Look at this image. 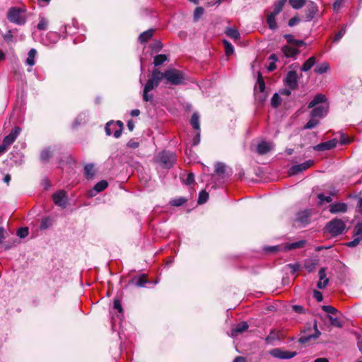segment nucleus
<instances>
[{
  "instance_id": "55",
  "label": "nucleus",
  "mask_w": 362,
  "mask_h": 362,
  "mask_svg": "<svg viewBox=\"0 0 362 362\" xmlns=\"http://www.w3.org/2000/svg\"><path fill=\"white\" fill-rule=\"evenodd\" d=\"M317 198L320 199V202H326L327 203H330L332 201V198L331 196H325L322 193H320L317 194Z\"/></svg>"
},
{
  "instance_id": "52",
  "label": "nucleus",
  "mask_w": 362,
  "mask_h": 362,
  "mask_svg": "<svg viewBox=\"0 0 362 362\" xmlns=\"http://www.w3.org/2000/svg\"><path fill=\"white\" fill-rule=\"evenodd\" d=\"M39 30H46L47 29V21L45 18H40L37 25Z\"/></svg>"
},
{
  "instance_id": "1",
  "label": "nucleus",
  "mask_w": 362,
  "mask_h": 362,
  "mask_svg": "<svg viewBox=\"0 0 362 362\" xmlns=\"http://www.w3.org/2000/svg\"><path fill=\"white\" fill-rule=\"evenodd\" d=\"M163 79H165V84L178 86L183 84L185 80V74L182 71L176 69H170L162 72Z\"/></svg>"
},
{
  "instance_id": "18",
  "label": "nucleus",
  "mask_w": 362,
  "mask_h": 362,
  "mask_svg": "<svg viewBox=\"0 0 362 362\" xmlns=\"http://www.w3.org/2000/svg\"><path fill=\"white\" fill-rule=\"evenodd\" d=\"M156 88L152 84L151 81H148L146 83V85L144 88L143 91V100L145 102L152 101L153 100V95L149 94L148 92H150L151 90Z\"/></svg>"
},
{
  "instance_id": "34",
  "label": "nucleus",
  "mask_w": 362,
  "mask_h": 362,
  "mask_svg": "<svg viewBox=\"0 0 362 362\" xmlns=\"http://www.w3.org/2000/svg\"><path fill=\"white\" fill-rule=\"evenodd\" d=\"M108 186V182L106 180H101L98 182L93 187V191L95 192H100L105 190Z\"/></svg>"
},
{
  "instance_id": "14",
  "label": "nucleus",
  "mask_w": 362,
  "mask_h": 362,
  "mask_svg": "<svg viewBox=\"0 0 362 362\" xmlns=\"http://www.w3.org/2000/svg\"><path fill=\"white\" fill-rule=\"evenodd\" d=\"M329 110L328 105H320L315 107L310 112V117H324L327 115Z\"/></svg>"
},
{
  "instance_id": "48",
  "label": "nucleus",
  "mask_w": 362,
  "mask_h": 362,
  "mask_svg": "<svg viewBox=\"0 0 362 362\" xmlns=\"http://www.w3.org/2000/svg\"><path fill=\"white\" fill-rule=\"evenodd\" d=\"M322 310L328 314L335 315L339 313L338 310L331 305H322Z\"/></svg>"
},
{
  "instance_id": "60",
  "label": "nucleus",
  "mask_w": 362,
  "mask_h": 362,
  "mask_svg": "<svg viewBox=\"0 0 362 362\" xmlns=\"http://www.w3.org/2000/svg\"><path fill=\"white\" fill-rule=\"evenodd\" d=\"M127 145L129 148H136L139 146V143L138 141H135V139H132L128 141Z\"/></svg>"
},
{
  "instance_id": "16",
  "label": "nucleus",
  "mask_w": 362,
  "mask_h": 362,
  "mask_svg": "<svg viewBox=\"0 0 362 362\" xmlns=\"http://www.w3.org/2000/svg\"><path fill=\"white\" fill-rule=\"evenodd\" d=\"M155 32H156V29L150 28V29L141 33L139 35V37H138L139 42L142 45L146 44L153 37Z\"/></svg>"
},
{
  "instance_id": "29",
  "label": "nucleus",
  "mask_w": 362,
  "mask_h": 362,
  "mask_svg": "<svg viewBox=\"0 0 362 362\" xmlns=\"http://www.w3.org/2000/svg\"><path fill=\"white\" fill-rule=\"evenodd\" d=\"M93 164H87L84 167V176L86 179H91L95 175Z\"/></svg>"
},
{
  "instance_id": "37",
  "label": "nucleus",
  "mask_w": 362,
  "mask_h": 362,
  "mask_svg": "<svg viewBox=\"0 0 362 362\" xmlns=\"http://www.w3.org/2000/svg\"><path fill=\"white\" fill-rule=\"evenodd\" d=\"M223 44L224 45L226 55L230 56L233 54L234 52V48L232 44L226 40H223Z\"/></svg>"
},
{
  "instance_id": "32",
  "label": "nucleus",
  "mask_w": 362,
  "mask_h": 362,
  "mask_svg": "<svg viewBox=\"0 0 362 362\" xmlns=\"http://www.w3.org/2000/svg\"><path fill=\"white\" fill-rule=\"evenodd\" d=\"M307 0H289L290 6L294 9H300L306 4Z\"/></svg>"
},
{
  "instance_id": "26",
  "label": "nucleus",
  "mask_w": 362,
  "mask_h": 362,
  "mask_svg": "<svg viewBox=\"0 0 362 362\" xmlns=\"http://www.w3.org/2000/svg\"><path fill=\"white\" fill-rule=\"evenodd\" d=\"M316 59L315 57H310L302 65L300 69L302 71H309L315 64Z\"/></svg>"
},
{
  "instance_id": "62",
  "label": "nucleus",
  "mask_w": 362,
  "mask_h": 362,
  "mask_svg": "<svg viewBox=\"0 0 362 362\" xmlns=\"http://www.w3.org/2000/svg\"><path fill=\"white\" fill-rule=\"evenodd\" d=\"M284 37L286 40L288 44L293 45L296 39L294 38V36L291 34H285L284 35Z\"/></svg>"
},
{
  "instance_id": "39",
  "label": "nucleus",
  "mask_w": 362,
  "mask_h": 362,
  "mask_svg": "<svg viewBox=\"0 0 362 362\" xmlns=\"http://www.w3.org/2000/svg\"><path fill=\"white\" fill-rule=\"evenodd\" d=\"M267 23L268 25L269 28L271 30H276L277 28L276 18L273 17V16L267 15Z\"/></svg>"
},
{
  "instance_id": "54",
  "label": "nucleus",
  "mask_w": 362,
  "mask_h": 362,
  "mask_svg": "<svg viewBox=\"0 0 362 362\" xmlns=\"http://www.w3.org/2000/svg\"><path fill=\"white\" fill-rule=\"evenodd\" d=\"M204 13V8L202 7H197L194 11V21H197L199 18Z\"/></svg>"
},
{
  "instance_id": "22",
  "label": "nucleus",
  "mask_w": 362,
  "mask_h": 362,
  "mask_svg": "<svg viewBox=\"0 0 362 362\" xmlns=\"http://www.w3.org/2000/svg\"><path fill=\"white\" fill-rule=\"evenodd\" d=\"M281 52L286 57H293L300 53V50L296 48H293L288 45H284L281 47Z\"/></svg>"
},
{
  "instance_id": "11",
  "label": "nucleus",
  "mask_w": 362,
  "mask_h": 362,
  "mask_svg": "<svg viewBox=\"0 0 362 362\" xmlns=\"http://www.w3.org/2000/svg\"><path fill=\"white\" fill-rule=\"evenodd\" d=\"M314 164L313 160H308L305 163L293 165L289 170V174L294 175L300 172L304 171L310 168Z\"/></svg>"
},
{
  "instance_id": "41",
  "label": "nucleus",
  "mask_w": 362,
  "mask_h": 362,
  "mask_svg": "<svg viewBox=\"0 0 362 362\" xmlns=\"http://www.w3.org/2000/svg\"><path fill=\"white\" fill-rule=\"evenodd\" d=\"M52 225V221L50 218L46 217L42 219V221L40 225V228L41 230H45L49 228Z\"/></svg>"
},
{
  "instance_id": "43",
  "label": "nucleus",
  "mask_w": 362,
  "mask_h": 362,
  "mask_svg": "<svg viewBox=\"0 0 362 362\" xmlns=\"http://www.w3.org/2000/svg\"><path fill=\"white\" fill-rule=\"evenodd\" d=\"M317 263L313 260H307L304 264L305 269L309 272H313L316 267Z\"/></svg>"
},
{
  "instance_id": "31",
  "label": "nucleus",
  "mask_w": 362,
  "mask_h": 362,
  "mask_svg": "<svg viewBox=\"0 0 362 362\" xmlns=\"http://www.w3.org/2000/svg\"><path fill=\"white\" fill-rule=\"evenodd\" d=\"M329 69V65L327 62H323L318 64L315 68V72L318 74H322L327 72Z\"/></svg>"
},
{
  "instance_id": "3",
  "label": "nucleus",
  "mask_w": 362,
  "mask_h": 362,
  "mask_svg": "<svg viewBox=\"0 0 362 362\" xmlns=\"http://www.w3.org/2000/svg\"><path fill=\"white\" fill-rule=\"evenodd\" d=\"M326 228L332 237H336L343 233L346 225L341 219L334 218L327 223Z\"/></svg>"
},
{
  "instance_id": "8",
  "label": "nucleus",
  "mask_w": 362,
  "mask_h": 362,
  "mask_svg": "<svg viewBox=\"0 0 362 362\" xmlns=\"http://www.w3.org/2000/svg\"><path fill=\"white\" fill-rule=\"evenodd\" d=\"M53 202L63 209L67 206V194L64 190H59L52 195Z\"/></svg>"
},
{
  "instance_id": "47",
  "label": "nucleus",
  "mask_w": 362,
  "mask_h": 362,
  "mask_svg": "<svg viewBox=\"0 0 362 362\" xmlns=\"http://www.w3.org/2000/svg\"><path fill=\"white\" fill-rule=\"evenodd\" d=\"M346 33V26L344 25L341 28V29L335 34L334 37V42H339L341 37L345 35Z\"/></svg>"
},
{
  "instance_id": "20",
  "label": "nucleus",
  "mask_w": 362,
  "mask_h": 362,
  "mask_svg": "<svg viewBox=\"0 0 362 362\" xmlns=\"http://www.w3.org/2000/svg\"><path fill=\"white\" fill-rule=\"evenodd\" d=\"M148 282L146 274H141L138 277H134L129 281V284L135 285L137 287H143Z\"/></svg>"
},
{
  "instance_id": "4",
  "label": "nucleus",
  "mask_w": 362,
  "mask_h": 362,
  "mask_svg": "<svg viewBox=\"0 0 362 362\" xmlns=\"http://www.w3.org/2000/svg\"><path fill=\"white\" fill-rule=\"evenodd\" d=\"M158 160L163 167L165 168H171L176 160L175 154L167 151L160 152L158 156Z\"/></svg>"
},
{
  "instance_id": "19",
  "label": "nucleus",
  "mask_w": 362,
  "mask_h": 362,
  "mask_svg": "<svg viewBox=\"0 0 362 362\" xmlns=\"http://www.w3.org/2000/svg\"><path fill=\"white\" fill-rule=\"evenodd\" d=\"M311 215V210H305L298 213L296 220L297 221L306 225L310 223V218Z\"/></svg>"
},
{
  "instance_id": "5",
  "label": "nucleus",
  "mask_w": 362,
  "mask_h": 362,
  "mask_svg": "<svg viewBox=\"0 0 362 362\" xmlns=\"http://www.w3.org/2000/svg\"><path fill=\"white\" fill-rule=\"evenodd\" d=\"M269 354L274 358L279 359H290L297 355L296 351H289L281 348H274L269 351Z\"/></svg>"
},
{
  "instance_id": "40",
  "label": "nucleus",
  "mask_w": 362,
  "mask_h": 362,
  "mask_svg": "<svg viewBox=\"0 0 362 362\" xmlns=\"http://www.w3.org/2000/svg\"><path fill=\"white\" fill-rule=\"evenodd\" d=\"M163 45L160 40H156L149 46L153 52H158L162 49Z\"/></svg>"
},
{
  "instance_id": "27",
  "label": "nucleus",
  "mask_w": 362,
  "mask_h": 362,
  "mask_svg": "<svg viewBox=\"0 0 362 362\" xmlns=\"http://www.w3.org/2000/svg\"><path fill=\"white\" fill-rule=\"evenodd\" d=\"M225 33L228 37L234 40H239L240 38V35L236 28H226Z\"/></svg>"
},
{
  "instance_id": "35",
  "label": "nucleus",
  "mask_w": 362,
  "mask_h": 362,
  "mask_svg": "<svg viewBox=\"0 0 362 362\" xmlns=\"http://www.w3.org/2000/svg\"><path fill=\"white\" fill-rule=\"evenodd\" d=\"M167 59H168L167 55L163 54H157L154 57L153 64L156 66H158L163 64L165 61H167Z\"/></svg>"
},
{
  "instance_id": "59",
  "label": "nucleus",
  "mask_w": 362,
  "mask_h": 362,
  "mask_svg": "<svg viewBox=\"0 0 362 362\" xmlns=\"http://www.w3.org/2000/svg\"><path fill=\"white\" fill-rule=\"evenodd\" d=\"M313 297L316 299L317 302H321L323 300V295L322 293L317 290H315L313 291Z\"/></svg>"
},
{
  "instance_id": "53",
  "label": "nucleus",
  "mask_w": 362,
  "mask_h": 362,
  "mask_svg": "<svg viewBox=\"0 0 362 362\" xmlns=\"http://www.w3.org/2000/svg\"><path fill=\"white\" fill-rule=\"evenodd\" d=\"M355 237L356 238L352 241L346 243L345 244V245L349 247H356L358 245H359V243L361 242L362 243V240L360 239V237H358V236H355Z\"/></svg>"
},
{
  "instance_id": "13",
  "label": "nucleus",
  "mask_w": 362,
  "mask_h": 362,
  "mask_svg": "<svg viewBox=\"0 0 362 362\" xmlns=\"http://www.w3.org/2000/svg\"><path fill=\"white\" fill-rule=\"evenodd\" d=\"M314 329L315 332L313 334H308L306 336H302L298 339V342L301 344H308L310 342L312 339H316L321 334V332L317 329V321L315 320L314 322Z\"/></svg>"
},
{
  "instance_id": "15",
  "label": "nucleus",
  "mask_w": 362,
  "mask_h": 362,
  "mask_svg": "<svg viewBox=\"0 0 362 362\" xmlns=\"http://www.w3.org/2000/svg\"><path fill=\"white\" fill-rule=\"evenodd\" d=\"M329 211L331 214H335L339 212L344 213L347 211V205L344 202H336L331 204L329 206Z\"/></svg>"
},
{
  "instance_id": "33",
  "label": "nucleus",
  "mask_w": 362,
  "mask_h": 362,
  "mask_svg": "<svg viewBox=\"0 0 362 362\" xmlns=\"http://www.w3.org/2000/svg\"><path fill=\"white\" fill-rule=\"evenodd\" d=\"M37 54V51L35 49L32 48L29 52L28 54V58L26 59V63L29 66H33L35 64V57Z\"/></svg>"
},
{
  "instance_id": "12",
  "label": "nucleus",
  "mask_w": 362,
  "mask_h": 362,
  "mask_svg": "<svg viewBox=\"0 0 362 362\" xmlns=\"http://www.w3.org/2000/svg\"><path fill=\"white\" fill-rule=\"evenodd\" d=\"M338 141L337 139H333L329 141L322 142L313 147L314 150L317 151H324L330 150L336 147Z\"/></svg>"
},
{
  "instance_id": "56",
  "label": "nucleus",
  "mask_w": 362,
  "mask_h": 362,
  "mask_svg": "<svg viewBox=\"0 0 362 362\" xmlns=\"http://www.w3.org/2000/svg\"><path fill=\"white\" fill-rule=\"evenodd\" d=\"M185 185H190L194 182V175L192 173H188L187 178L183 181Z\"/></svg>"
},
{
  "instance_id": "10",
  "label": "nucleus",
  "mask_w": 362,
  "mask_h": 362,
  "mask_svg": "<svg viewBox=\"0 0 362 362\" xmlns=\"http://www.w3.org/2000/svg\"><path fill=\"white\" fill-rule=\"evenodd\" d=\"M305 5V18L307 21H310L318 12V6L316 3L311 1H308Z\"/></svg>"
},
{
  "instance_id": "51",
  "label": "nucleus",
  "mask_w": 362,
  "mask_h": 362,
  "mask_svg": "<svg viewBox=\"0 0 362 362\" xmlns=\"http://www.w3.org/2000/svg\"><path fill=\"white\" fill-rule=\"evenodd\" d=\"M29 231L28 228L27 227H22L20 228L17 230V235L20 237L21 238H25L28 235Z\"/></svg>"
},
{
  "instance_id": "25",
  "label": "nucleus",
  "mask_w": 362,
  "mask_h": 362,
  "mask_svg": "<svg viewBox=\"0 0 362 362\" xmlns=\"http://www.w3.org/2000/svg\"><path fill=\"white\" fill-rule=\"evenodd\" d=\"M271 151V146L266 141H262L257 146V151L259 155H264Z\"/></svg>"
},
{
  "instance_id": "28",
  "label": "nucleus",
  "mask_w": 362,
  "mask_h": 362,
  "mask_svg": "<svg viewBox=\"0 0 362 362\" xmlns=\"http://www.w3.org/2000/svg\"><path fill=\"white\" fill-rule=\"evenodd\" d=\"M248 327V324L246 322H240L233 329L232 332L233 334H240L247 330Z\"/></svg>"
},
{
  "instance_id": "21",
  "label": "nucleus",
  "mask_w": 362,
  "mask_h": 362,
  "mask_svg": "<svg viewBox=\"0 0 362 362\" xmlns=\"http://www.w3.org/2000/svg\"><path fill=\"white\" fill-rule=\"evenodd\" d=\"M265 88L266 85L262 73L260 71H258L257 81L254 87V93H256V91L264 92L265 91Z\"/></svg>"
},
{
  "instance_id": "50",
  "label": "nucleus",
  "mask_w": 362,
  "mask_h": 362,
  "mask_svg": "<svg viewBox=\"0 0 362 362\" xmlns=\"http://www.w3.org/2000/svg\"><path fill=\"white\" fill-rule=\"evenodd\" d=\"M187 201V199L185 197H179V198L173 199L170 202V203L173 206H182V204H184Z\"/></svg>"
},
{
  "instance_id": "9",
  "label": "nucleus",
  "mask_w": 362,
  "mask_h": 362,
  "mask_svg": "<svg viewBox=\"0 0 362 362\" xmlns=\"http://www.w3.org/2000/svg\"><path fill=\"white\" fill-rule=\"evenodd\" d=\"M21 132V129L19 127H15L10 134L4 138L1 145L7 149L16 141Z\"/></svg>"
},
{
  "instance_id": "45",
  "label": "nucleus",
  "mask_w": 362,
  "mask_h": 362,
  "mask_svg": "<svg viewBox=\"0 0 362 362\" xmlns=\"http://www.w3.org/2000/svg\"><path fill=\"white\" fill-rule=\"evenodd\" d=\"M208 199H209V193L205 190H202L199 192V194L198 204H204L207 201Z\"/></svg>"
},
{
  "instance_id": "7",
  "label": "nucleus",
  "mask_w": 362,
  "mask_h": 362,
  "mask_svg": "<svg viewBox=\"0 0 362 362\" xmlns=\"http://www.w3.org/2000/svg\"><path fill=\"white\" fill-rule=\"evenodd\" d=\"M298 76L296 71H289L284 80V83L292 90H296L298 88Z\"/></svg>"
},
{
  "instance_id": "17",
  "label": "nucleus",
  "mask_w": 362,
  "mask_h": 362,
  "mask_svg": "<svg viewBox=\"0 0 362 362\" xmlns=\"http://www.w3.org/2000/svg\"><path fill=\"white\" fill-rule=\"evenodd\" d=\"M162 80V72L158 69H154L151 72L150 78L148 79V81H151L152 84L155 88L159 86V83Z\"/></svg>"
},
{
  "instance_id": "24",
  "label": "nucleus",
  "mask_w": 362,
  "mask_h": 362,
  "mask_svg": "<svg viewBox=\"0 0 362 362\" xmlns=\"http://www.w3.org/2000/svg\"><path fill=\"white\" fill-rule=\"evenodd\" d=\"M306 241L301 240L295 243H288L284 246L285 251L293 250L298 248H303L305 247Z\"/></svg>"
},
{
  "instance_id": "30",
  "label": "nucleus",
  "mask_w": 362,
  "mask_h": 362,
  "mask_svg": "<svg viewBox=\"0 0 362 362\" xmlns=\"http://www.w3.org/2000/svg\"><path fill=\"white\" fill-rule=\"evenodd\" d=\"M190 124L196 130H200L199 115L197 112H194L190 119Z\"/></svg>"
},
{
  "instance_id": "36",
  "label": "nucleus",
  "mask_w": 362,
  "mask_h": 362,
  "mask_svg": "<svg viewBox=\"0 0 362 362\" xmlns=\"http://www.w3.org/2000/svg\"><path fill=\"white\" fill-rule=\"evenodd\" d=\"M255 94V100L259 103H264L267 98V96H268V94L266 91H264V92H258V91H256V93H254Z\"/></svg>"
},
{
  "instance_id": "23",
  "label": "nucleus",
  "mask_w": 362,
  "mask_h": 362,
  "mask_svg": "<svg viewBox=\"0 0 362 362\" xmlns=\"http://www.w3.org/2000/svg\"><path fill=\"white\" fill-rule=\"evenodd\" d=\"M327 98L326 96L322 93L317 94L314 98L309 103L308 107L313 108L317 105L325 103Z\"/></svg>"
},
{
  "instance_id": "42",
  "label": "nucleus",
  "mask_w": 362,
  "mask_h": 362,
  "mask_svg": "<svg viewBox=\"0 0 362 362\" xmlns=\"http://www.w3.org/2000/svg\"><path fill=\"white\" fill-rule=\"evenodd\" d=\"M320 123L319 119L315 117H311L310 119L304 126V129H309L315 127Z\"/></svg>"
},
{
  "instance_id": "61",
  "label": "nucleus",
  "mask_w": 362,
  "mask_h": 362,
  "mask_svg": "<svg viewBox=\"0 0 362 362\" xmlns=\"http://www.w3.org/2000/svg\"><path fill=\"white\" fill-rule=\"evenodd\" d=\"M329 281V280L328 278H326L325 279H324L323 282L319 281L317 284V287L319 289H322V288H325L328 285Z\"/></svg>"
},
{
  "instance_id": "6",
  "label": "nucleus",
  "mask_w": 362,
  "mask_h": 362,
  "mask_svg": "<svg viewBox=\"0 0 362 362\" xmlns=\"http://www.w3.org/2000/svg\"><path fill=\"white\" fill-rule=\"evenodd\" d=\"M117 126L119 127V129H116L115 131V132L113 133V135L117 139L120 137V136L122 134V130H123V127H124V123L122 121H120V120H117L115 122L114 121L108 122L106 124V126H105V133H106V134L107 136L112 135L111 127H116Z\"/></svg>"
},
{
  "instance_id": "57",
  "label": "nucleus",
  "mask_w": 362,
  "mask_h": 362,
  "mask_svg": "<svg viewBox=\"0 0 362 362\" xmlns=\"http://www.w3.org/2000/svg\"><path fill=\"white\" fill-rule=\"evenodd\" d=\"M113 308L118 310L119 313H122L123 309L122 307L121 301L119 299H115L113 302Z\"/></svg>"
},
{
  "instance_id": "64",
  "label": "nucleus",
  "mask_w": 362,
  "mask_h": 362,
  "mask_svg": "<svg viewBox=\"0 0 362 362\" xmlns=\"http://www.w3.org/2000/svg\"><path fill=\"white\" fill-rule=\"evenodd\" d=\"M298 22H300V18L298 16H294L288 21V25L290 27H293Z\"/></svg>"
},
{
  "instance_id": "49",
  "label": "nucleus",
  "mask_w": 362,
  "mask_h": 362,
  "mask_svg": "<svg viewBox=\"0 0 362 362\" xmlns=\"http://www.w3.org/2000/svg\"><path fill=\"white\" fill-rule=\"evenodd\" d=\"M327 317L329 318L330 321V324L336 327H341L342 323L340 321V320L338 317H333L331 315H327Z\"/></svg>"
},
{
  "instance_id": "46",
  "label": "nucleus",
  "mask_w": 362,
  "mask_h": 362,
  "mask_svg": "<svg viewBox=\"0 0 362 362\" xmlns=\"http://www.w3.org/2000/svg\"><path fill=\"white\" fill-rule=\"evenodd\" d=\"M226 172V165L222 163H217L216 164L215 173L218 175H222Z\"/></svg>"
},
{
  "instance_id": "2",
  "label": "nucleus",
  "mask_w": 362,
  "mask_h": 362,
  "mask_svg": "<svg viewBox=\"0 0 362 362\" xmlns=\"http://www.w3.org/2000/svg\"><path fill=\"white\" fill-rule=\"evenodd\" d=\"M25 10L19 7H11L7 12V19L16 25H22L26 22Z\"/></svg>"
},
{
  "instance_id": "58",
  "label": "nucleus",
  "mask_w": 362,
  "mask_h": 362,
  "mask_svg": "<svg viewBox=\"0 0 362 362\" xmlns=\"http://www.w3.org/2000/svg\"><path fill=\"white\" fill-rule=\"evenodd\" d=\"M276 338V334H275V332L272 330L271 331V332L269 333V334L266 337L265 339V341L267 343V344H270L272 343L274 340H275Z\"/></svg>"
},
{
  "instance_id": "38",
  "label": "nucleus",
  "mask_w": 362,
  "mask_h": 362,
  "mask_svg": "<svg viewBox=\"0 0 362 362\" xmlns=\"http://www.w3.org/2000/svg\"><path fill=\"white\" fill-rule=\"evenodd\" d=\"M52 157V151L51 150L50 147L42 151L41 154H40V159L42 161H47Z\"/></svg>"
},
{
  "instance_id": "44",
  "label": "nucleus",
  "mask_w": 362,
  "mask_h": 362,
  "mask_svg": "<svg viewBox=\"0 0 362 362\" xmlns=\"http://www.w3.org/2000/svg\"><path fill=\"white\" fill-rule=\"evenodd\" d=\"M281 101V100L279 95L276 93L273 95V96L272 98L271 105L273 107L276 108L280 105Z\"/></svg>"
},
{
  "instance_id": "63",
  "label": "nucleus",
  "mask_w": 362,
  "mask_h": 362,
  "mask_svg": "<svg viewBox=\"0 0 362 362\" xmlns=\"http://www.w3.org/2000/svg\"><path fill=\"white\" fill-rule=\"evenodd\" d=\"M292 310L297 313H304L305 309L303 306L298 305H294L292 306Z\"/></svg>"
}]
</instances>
